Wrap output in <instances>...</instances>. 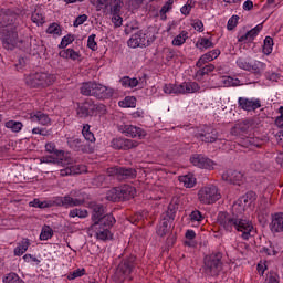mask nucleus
Segmentation results:
<instances>
[{
	"mask_svg": "<svg viewBox=\"0 0 283 283\" xmlns=\"http://www.w3.org/2000/svg\"><path fill=\"white\" fill-rule=\"evenodd\" d=\"M87 216H90V213L87 212V210L85 209H80V208H75L73 210L70 211L69 213V218H87Z\"/></svg>",
	"mask_w": 283,
	"mask_h": 283,
	"instance_id": "nucleus-46",
	"label": "nucleus"
},
{
	"mask_svg": "<svg viewBox=\"0 0 283 283\" xmlns=\"http://www.w3.org/2000/svg\"><path fill=\"white\" fill-rule=\"evenodd\" d=\"M119 83H122V85L124 87H128L130 90H134V87H138V78L136 77H129V76H124L120 78Z\"/></svg>",
	"mask_w": 283,
	"mask_h": 283,
	"instance_id": "nucleus-42",
	"label": "nucleus"
},
{
	"mask_svg": "<svg viewBox=\"0 0 283 283\" xmlns=\"http://www.w3.org/2000/svg\"><path fill=\"white\" fill-rule=\"evenodd\" d=\"M256 198L258 195H255V192H247L233 205V211H239V213H242L247 207H251V205L255 202Z\"/></svg>",
	"mask_w": 283,
	"mask_h": 283,
	"instance_id": "nucleus-10",
	"label": "nucleus"
},
{
	"mask_svg": "<svg viewBox=\"0 0 283 283\" xmlns=\"http://www.w3.org/2000/svg\"><path fill=\"white\" fill-rule=\"evenodd\" d=\"M202 220H205V216L202 214V212H200V210H193L190 213L191 222H197V224H200V222H202Z\"/></svg>",
	"mask_w": 283,
	"mask_h": 283,
	"instance_id": "nucleus-56",
	"label": "nucleus"
},
{
	"mask_svg": "<svg viewBox=\"0 0 283 283\" xmlns=\"http://www.w3.org/2000/svg\"><path fill=\"white\" fill-rule=\"evenodd\" d=\"M55 203L60 207H81V205H83V201H81V199H74L70 196H65L57 197L55 199Z\"/></svg>",
	"mask_w": 283,
	"mask_h": 283,
	"instance_id": "nucleus-24",
	"label": "nucleus"
},
{
	"mask_svg": "<svg viewBox=\"0 0 283 283\" xmlns=\"http://www.w3.org/2000/svg\"><path fill=\"white\" fill-rule=\"evenodd\" d=\"M218 130L211 126H206L200 133L196 134V138L201 143H216L218 140Z\"/></svg>",
	"mask_w": 283,
	"mask_h": 283,
	"instance_id": "nucleus-12",
	"label": "nucleus"
},
{
	"mask_svg": "<svg viewBox=\"0 0 283 283\" xmlns=\"http://www.w3.org/2000/svg\"><path fill=\"white\" fill-rule=\"evenodd\" d=\"M108 176H116L118 180H127L129 178H136V169L125 167H111L106 170Z\"/></svg>",
	"mask_w": 283,
	"mask_h": 283,
	"instance_id": "nucleus-9",
	"label": "nucleus"
},
{
	"mask_svg": "<svg viewBox=\"0 0 283 283\" xmlns=\"http://www.w3.org/2000/svg\"><path fill=\"white\" fill-rule=\"evenodd\" d=\"M45 151H48V154H53L54 156H61V154H63V151L56 149V145L52 142L45 145Z\"/></svg>",
	"mask_w": 283,
	"mask_h": 283,
	"instance_id": "nucleus-57",
	"label": "nucleus"
},
{
	"mask_svg": "<svg viewBox=\"0 0 283 283\" xmlns=\"http://www.w3.org/2000/svg\"><path fill=\"white\" fill-rule=\"evenodd\" d=\"M222 180L229 182L230 185H242L244 182V174L238 170L229 169L226 170L222 176Z\"/></svg>",
	"mask_w": 283,
	"mask_h": 283,
	"instance_id": "nucleus-13",
	"label": "nucleus"
},
{
	"mask_svg": "<svg viewBox=\"0 0 283 283\" xmlns=\"http://www.w3.org/2000/svg\"><path fill=\"white\" fill-rule=\"evenodd\" d=\"M138 266V259L136 255L126 256L117 266L115 276L118 282H125V280H132L130 275L133 271Z\"/></svg>",
	"mask_w": 283,
	"mask_h": 283,
	"instance_id": "nucleus-4",
	"label": "nucleus"
},
{
	"mask_svg": "<svg viewBox=\"0 0 283 283\" xmlns=\"http://www.w3.org/2000/svg\"><path fill=\"white\" fill-rule=\"evenodd\" d=\"M171 8H174V0H168L160 9L159 14L161 17H165V14H167V12H169V10H171Z\"/></svg>",
	"mask_w": 283,
	"mask_h": 283,
	"instance_id": "nucleus-63",
	"label": "nucleus"
},
{
	"mask_svg": "<svg viewBox=\"0 0 283 283\" xmlns=\"http://www.w3.org/2000/svg\"><path fill=\"white\" fill-rule=\"evenodd\" d=\"M218 56H220V50L214 49V50L201 55L196 65H197V67H202V65H205L207 63H211V61H216V59H218Z\"/></svg>",
	"mask_w": 283,
	"mask_h": 283,
	"instance_id": "nucleus-26",
	"label": "nucleus"
},
{
	"mask_svg": "<svg viewBox=\"0 0 283 283\" xmlns=\"http://www.w3.org/2000/svg\"><path fill=\"white\" fill-rule=\"evenodd\" d=\"M203 270L208 275H218L222 271V253L217 252L205 256Z\"/></svg>",
	"mask_w": 283,
	"mask_h": 283,
	"instance_id": "nucleus-7",
	"label": "nucleus"
},
{
	"mask_svg": "<svg viewBox=\"0 0 283 283\" xmlns=\"http://www.w3.org/2000/svg\"><path fill=\"white\" fill-rule=\"evenodd\" d=\"M106 200H109V202H122L118 187L112 188L111 190L107 191Z\"/></svg>",
	"mask_w": 283,
	"mask_h": 283,
	"instance_id": "nucleus-40",
	"label": "nucleus"
},
{
	"mask_svg": "<svg viewBox=\"0 0 283 283\" xmlns=\"http://www.w3.org/2000/svg\"><path fill=\"white\" fill-rule=\"evenodd\" d=\"M96 109V105L92 99H86L84 103L80 104L77 107V116L80 118H87V116H92L94 111Z\"/></svg>",
	"mask_w": 283,
	"mask_h": 283,
	"instance_id": "nucleus-18",
	"label": "nucleus"
},
{
	"mask_svg": "<svg viewBox=\"0 0 283 283\" xmlns=\"http://www.w3.org/2000/svg\"><path fill=\"white\" fill-rule=\"evenodd\" d=\"M105 175H98L93 179L92 185L93 187H103V185H105Z\"/></svg>",
	"mask_w": 283,
	"mask_h": 283,
	"instance_id": "nucleus-64",
	"label": "nucleus"
},
{
	"mask_svg": "<svg viewBox=\"0 0 283 283\" xmlns=\"http://www.w3.org/2000/svg\"><path fill=\"white\" fill-rule=\"evenodd\" d=\"M111 21L115 28H120V25H123V17H120V14H118V12L112 11Z\"/></svg>",
	"mask_w": 283,
	"mask_h": 283,
	"instance_id": "nucleus-59",
	"label": "nucleus"
},
{
	"mask_svg": "<svg viewBox=\"0 0 283 283\" xmlns=\"http://www.w3.org/2000/svg\"><path fill=\"white\" fill-rule=\"evenodd\" d=\"M214 70H216V65L213 64H207L203 67L201 66L200 70L196 72L197 81H202L205 76H209V74H211V72H213Z\"/></svg>",
	"mask_w": 283,
	"mask_h": 283,
	"instance_id": "nucleus-32",
	"label": "nucleus"
},
{
	"mask_svg": "<svg viewBox=\"0 0 283 283\" xmlns=\"http://www.w3.org/2000/svg\"><path fill=\"white\" fill-rule=\"evenodd\" d=\"M116 224V219L112 214H104L97 222L90 227V231H96V229H109Z\"/></svg>",
	"mask_w": 283,
	"mask_h": 283,
	"instance_id": "nucleus-15",
	"label": "nucleus"
},
{
	"mask_svg": "<svg viewBox=\"0 0 283 283\" xmlns=\"http://www.w3.org/2000/svg\"><path fill=\"white\" fill-rule=\"evenodd\" d=\"M123 133L126 134V136H129L130 138H145L146 134L143 128L126 125L124 126Z\"/></svg>",
	"mask_w": 283,
	"mask_h": 283,
	"instance_id": "nucleus-29",
	"label": "nucleus"
},
{
	"mask_svg": "<svg viewBox=\"0 0 283 283\" xmlns=\"http://www.w3.org/2000/svg\"><path fill=\"white\" fill-rule=\"evenodd\" d=\"M177 211H178V203L170 202L168 206V210L161 217L169 218L170 220L174 221V219L176 218Z\"/></svg>",
	"mask_w": 283,
	"mask_h": 283,
	"instance_id": "nucleus-43",
	"label": "nucleus"
},
{
	"mask_svg": "<svg viewBox=\"0 0 283 283\" xmlns=\"http://www.w3.org/2000/svg\"><path fill=\"white\" fill-rule=\"evenodd\" d=\"M222 83L224 87H238V85H240V80L228 76L223 77Z\"/></svg>",
	"mask_w": 283,
	"mask_h": 283,
	"instance_id": "nucleus-55",
	"label": "nucleus"
},
{
	"mask_svg": "<svg viewBox=\"0 0 283 283\" xmlns=\"http://www.w3.org/2000/svg\"><path fill=\"white\" fill-rule=\"evenodd\" d=\"M93 96H95V98H99V99L112 98V96H114V88L107 87L103 84H98L95 82V88L93 92Z\"/></svg>",
	"mask_w": 283,
	"mask_h": 283,
	"instance_id": "nucleus-19",
	"label": "nucleus"
},
{
	"mask_svg": "<svg viewBox=\"0 0 283 283\" xmlns=\"http://www.w3.org/2000/svg\"><path fill=\"white\" fill-rule=\"evenodd\" d=\"M3 283H24V282L19 277L17 273H9L3 280Z\"/></svg>",
	"mask_w": 283,
	"mask_h": 283,
	"instance_id": "nucleus-58",
	"label": "nucleus"
},
{
	"mask_svg": "<svg viewBox=\"0 0 283 283\" xmlns=\"http://www.w3.org/2000/svg\"><path fill=\"white\" fill-rule=\"evenodd\" d=\"M238 103L239 107H241V109H244L245 112H255V109H260V107H262L260 99L239 97Z\"/></svg>",
	"mask_w": 283,
	"mask_h": 283,
	"instance_id": "nucleus-16",
	"label": "nucleus"
},
{
	"mask_svg": "<svg viewBox=\"0 0 283 283\" xmlns=\"http://www.w3.org/2000/svg\"><path fill=\"white\" fill-rule=\"evenodd\" d=\"M92 234L97 239V240H108L109 238V229L108 228H103L99 226L96 230H90Z\"/></svg>",
	"mask_w": 283,
	"mask_h": 283,
	"instance_id": "nucleus-34",
	"label": "nucleus"
},
{
	"mask_svg": "<svg viewBox=\"0 0 283 283\" xmlns=\"http://www.w3.org/2000/svg\"><path fill=\"white\" fill-rule=\"evenodd\" d=\"M196 48L199 50H209V48H213V42L207 38H201L196 43Z\"/></svg>",
	"mask_w": 283,
	"mask_h": 283,
	"instance_id": "nucleus-45",
	"label": "nucleus"
},
{
	"mask_svg": "<svg viewBox=\"0 0 283 283\" xmlns=\"http://www.w3.org/2000/svg\"><path fill=\"white\" fill-rule=\"evenodd\" d=\"M56 81V74L38 71L24 75V83L29 90H48Z\"/></svg>",
	"mask_w": 283,
	"mask_h": 283,
	"instance_id": "nucleus-2",
	"label": "nucleus"
},
{
	"mask_svg": "<svg viewBox=\"0 0 283 283\" xmlns=\"http://www.w3.org/2000/svg\"><path fill=\"white\" fill-rule=\"evenodd\" d=\"M87 48H90V50H92L93 52H96V50H98V44L96 43V34H92L88 36Z\"/></svg>",
	"mask_w": 283,
	"mask_h": 283,
	"instance_id": "nucleus-61",
	"label": "nucleus"
},
{
	"mask_svg": "<svg viewBox=\"0 0 283 283\" xmlns=\"http://www.w3.org/2000/svg\"><path fill=\"white\" fill-rule=\"evenodd\" d=\"M200 205H216L222 198L220 188L213 184L202 186L197 193Z\"/></svg>",
	"mask_w": 283,
	"mask_h": 283,
	"instance_id": "nucleus-3",
	"label": "nucleus"
},
{
	"mask_svg": "<svg viewBox=\"0 0 283 283\" xmlns=\"http://www.w3.org/2000/svg\"><path fill=\"white\" fill-rule=\"evenodd\" d=\"M96 87V82H85L82 84L80 92L83 96H94V90Z\"/></svg>",
	"mask_w": 283,
	"mask_h": 283,
	"instance_id": "nucleus-33",
	"label": "nucleus"
},
{
	"mask_svg": "<svg viewBox=\"0 0 283 283\" xmlns=\"http://www.w3.org/2000/svg\"><path fill=\"white\" fill-rule=\"evenodd\" d=\"M190 163L193 167H199V169H214L216 167L214 161L203 155H193L190 158Z\"/></svg>",
	"mask_w": 283,
	"mask_h": 283,
	"instance_id": "nucleus-14",
	"label": "nucleus"
},
{
	"mask_svg": "<svg viewBox=\"0 0 283 283\" xmlns=\"http://www.w3.org/2000/svg\"><path fill=\"white\" fill-rule=\"evenodd\" d=\"M237 65L241 70H245L247 72H252V74H261L262 70H264L265 67V64L260 61L251 62L243 57L238 59Z\"/></svg>",
	"mask_w": 283,
	"mask_h": 283,
	"instance_id": "nucleus-8",
	"label": "nucleus"
},
{
	"mask_svg": "<svg viewBox=\"0 0 283 283\" xmlns=\"http://www.w3.org/2000/svg\"><path fill=\"white\" fill-rule=\"evenodd\" d=\"M67 145L74 151H82V154H92L94 151V148L88 143L83 142L78 137L67 138Z\"/></svg>",
	"mask_w": 283,
	"mask_h": 283,
	"instance_id": "nucleus-11",
	"label": "nucleus"
},
{
	"mask_svg": "<svg viewBox=\"0 0 283 283\" xmlns=\"http://www.w3.org/2000/svg\"><path fill=\"white\" fill-rule=\"evenodd\" d=\"M261 31L262 24H258L252 30L248 31L244 35L239 36L238 41L239 43H243V41H248L249 43H251V41H253Z\"/></svg>",
	"mask_w": 283,
	"mask_h": 283,
	"instance_id": "nucleus-31",
	"label": "nucleus"
},
{
	"mask_svg": "<svg viewBox=\"0 0 283 283\" xmlns=\"http://www.w3.org/2000/svg\"><path fill=\"white\" fill-rule=\"evenodd\" d=\"M218 222L224 231H238L241 233L242 240H249L251 238V231H253V222L249 219L239 217L238 214H230L229 212H219Z\"/></svg>",
	"mask_w": 283,
	"mask_h": 283,
	"instance_id": "nucleus-1",
	"label": "nucleus"
},
{
	"mask_svg": "<svg viewBox=\"0 0 283 283\" xmlns=\"http://www.w3.org/2000/svg\"><path fill=\"white\" fill-rule=\"evenodd\" d=\"M30 248V240L29 239H23L18 247L14 249L13 253L14 255L21 256L28 249Z\"/></svg>",
	"mask_w": 283,
	"mask_h": 283,
	"instance_id": "nucleus-39",
	"label": "nucleus"
},
{
	"mask_svg": "<svg viewBox=\"0 0 283 283\" xmlns=\"http://www.w3.org/2000/svg\"><path fill=\"white\" fill-rule=\"evenodd\" d=\"M172 223L174 221L170 218L161 217V221L157 227V235H159V238H165V235L171 232Z\"/></svg>",
	"mask_w": 283,
	"mask_h": 283,
	"instance_id": "nucleus-21",
	"label": "nucleus"
},
{
	"mask_svg": "<svg viewBox=\"0 0 283 283\" xmlns=\"http://www.w3.org/2000/svg\"><path fill=\"white\" fill-rule=\"evenodd\" d=\"M196 8V1L193 0H188L186 2V4L184 7H181L180 12L181 14H184L185 17H189V14L191 13V9Z\"/></svg>",
	"mask_w": 283,
	"mask_h": 283,
	"instance_id": "nucleus-51",
	"label": "nucleus"
},
{
	"mask_svg": "<svg viewBox=\"0 0 283 283\" xmlns=\"http://www.w3.org/2000/svg\"><path fill=\"white\" fill-rule=\"evenodd\" d=\"M119 107H136V97L127 96L118 103Z\"/></svg>",
	"mask_w": 283,
	"mask_h": 283,
	"instance_id": "nucleus-50",
	"label": "nucleus"
},
{
	"mask_svg": "<svg viewBox=\"0 0 283 283\" xmlns=\"http://www.w3.org/2000/svg\"><path fill=\"white\" fill-rule=\"evenodd\" d=\"M200 91V85L196 82H184L179 84V94H196Z\"/></svg>",
	"mask_w": 283,
	"mask_h": 283,
	"instance_id": "nucleus-30",
	"label": "nucleus"
},
{
	"mask_svg": "<svg viewBox=\"0 0 283 283\" xmlns=\"http://www.w3.org/2000/svg\"><path fill=\"white\" fill-rule=\"evenodd\" d=\"M135 147H138V142L126 139V138H115L112 140V148L113 149H134Z\"/></svg>",
	"mask_w": 283,
	"mask_h": 283,
	"instance_id": "nucleus-17",
	"label": "nucleus"
},
{
	"mask_svg": "<svg viewBox=\"0 0 283 283\" xmlns=\"http://www.w3.org/2000/svg\"><path fill=\"white\" fill-rule=\"evenodd\" d=\"M30 119L32 123H40V125H52V119H50V116L41 111L31 113Z\"/></svg>",
	"mask_w": 283,
	"mask_h": 283,
	"instance_id": "nucleus-25",
	"label": "nucleus"
},
{
	"mask_svg": "<svg viewBox=\"0 0 283 283\" xmlns=\"http://www.w3.org/2000/svg\"><path fill=\"white\" fill-rule=\"evenodd\" d=\"M31 20L33 23H36V25H43L45 23V17H43L41 10H35L31 15Z\"/></svg>",
	"mask_w": 283,
	"mask_h": 283,
	"instance_id": "nucleus-47",
	"label": "nucleus"
},
{
	"mask_svg": "<svg viewBox=\"0 0 283 283\" xmlns=\"http://www.w3.org/2000/svg\"><path fill=\"white\" fill-rule=\"evenodd\" d=\"M0 38L6 50H12L15 45H19V33L17 27L12 24H4L0 30Z\"/></svg>",
	"mask_w": 283,
	"mask_h": 283,
	"instance_id": "nucleus-6",
	"label": "nucleus"
},
{
	"mask_svg": "<svg viewBox=\"0 0 283 283\" xmlns=\"http://www.w3.org/2000/svg\"><path fill=\"white\" fill-rule=\"evenodd\" d=\"M165 94H180V85L166 84L164 86Z\"/></svg>",
	"mask_w": 283,
	"mask_h": 283,
	"instance_id": "nucleus-54",
	"label": "nucleus"
},
{
	"mask_svg": "<svg viewBox=\"0 0 283 283\" xmlns=\"http://www.w3.org/2000/svg\"><path fill=\"white\" fill-rule=\"evenodd\" d=\"M90 125L88 124H85L83 126V129H82V134L85 138V140H87V143H96V137H94V133H92V130H90Z\"/></svg>",
	"mask_w": 283,
	"mask_h": 283,
	"instance_id": "nucleus-44",
	"label": "nucleus"
},
{
	"mask_svg": "<svg viewBox=\"0 0 283 283\" xmlns=\"http://www.w3.org/2000/svg\"><path fill=\"white\" fill-rule=\"evenodd\" d=\"M54 235V231L49 226L42 228L40 240H50Z\"/></svg>",
	"mask_w": 283,
	"mask_h": 283,
	"instance_id": "nucleus-52",
	"label": "nucleus"
},
{
	"mask_svg": "<svg viewBox=\"0 0 283 283\" xmlns=\"http://www.w3.org/2000/svg\"><path fill=\"white\" fill-rule=\"evenodd\" d=\"M179 182L187 189L196 187V177L193 175H185L179 177Z\"/></svg>",
	"mask_w": 283,
	"mask_h": 283,
	"instance_id": "nucleus-37",
	"label": "nucleus"
},
{
	"mask_svg": "<svg viewBox=\"0 0 283 283\" xmlns=\"http://www.w3.org/2000/svg\"><path fill=\"white\" fill-rule=\"evenodd\" d=\"M85 275V269H77L73 272H70L66 277L67 280H76V277H83Z\"/></svg>",
	"mask_w": 283,
	"mask_h": 283,
	"instance_id": "nucleus-60",
	"label": "nucleus"
},
{
	"mask_svg": "<svg viewBox=\"0 0 283 283\" xmlns=\"http://www.w3.org/2000/svg\"><path fill=\"white\" fill-rule=\"evenodd\" d=\"M251 132V122L244 120L241 122L231 129L232 136H247Z\"/></svg>",
	"mask_w": 283,
	"mask_h": 283,
	"instance_id": "nucleus-22",
	"label": "nucleus"
},
{
	"mask_svg": "<svg viewBox=\"0 0 283 283\" xmlns=\"http://www.w3.org/2000/svg\"><path fill=\"white\" fill-rule=\"evenodd\" d=\"M105 216V208L103 205H94L93 206V213H92V220L94 223L98 222V220Z\"/></svg>",
	"mask_w": 283,
	"mask_h": 283,
	"instance_id": "nucleus-38",
	"label": "nucleus"
},
{
	"mask_svg": "<svg viewBox=\"0 0 283 283\" xmlns=\"http://www.w3.org/2000/svg\"><path fill=\"white\" fill-rule=\"evenodd\" d=\"M273 52V38L266 36L263 43V53L271 54Z\"/></svg>",
	"mask_w": 283,
	"mask_h": 283,
	"instance_id": "nucleus-53",
	"label": "nucleus"
},
{
	"mask_svg": "<svg viewBox=\"0 0 283 283\" xmlns=\"http://www.w3.org/2000/svg\"><path fill=\"white\" fill-rule=\"evenodd\" d=\"M156 41V35L154 32L146 30V31H138L137 33L133 34L128 40V48H148Z\"/></svg>",
	"mask_w": 283,
	"mask_h": 283,
	"instance_id": "nucleus-5",
	"label": "nucleus"
},
{
	"mask_svg": "<svg viewBox=\"0 0 283 283\" xmlns=\"http://www.w3.org/2000/svg\"><path fill=\"white\" fill-rule=\"evenodd\" d=\"M62 32L61 25L56 22L51 23L46 29V34H55L56 36H61Z\"/></svg>",
	"mask_w": 283,
	"mask_h": 283,
	"instance_id": "nucleus-49",
	"label": "nucleus"
},
{
	"mask_svg": "<svg viewBox=\"0 0 283 283\" xmlns=\"http://www.w3.org/2000/svg\"><path fill=\"white\" fill-rule=\"evenodd\" d=\"M60 56L62 59H71V61H78V59H81V53L74 51V49H66L60 51Z\"/></svg>",
	"mask_w": 283,
	"mask_h": 283,
	"instance_id": "nucleus-35",
	"label": "nucleus"
},
{
	"mask_svg": "<svg viewBox=\"0 0 283 283\" xmlns=\"http://www.w3.org/2000/svg\"><path fill=\"white\" fill-rule=\"evenodd\" d=\"M70 43H74V35H70V34H69V35H65V36L62 39V41H61L59 48H61V49L63 50V49H65L66 46H69Z\"/></svg>",
	"mask_w": 283,
	"mask_h": 283,
	"instance_id": "nucleus-62",
	"label": "nucleus"
},
{
	"mask_svg": "<svg viewBox=\"0 0 283 283\" xmlns=\"http://www.w3.org/2000/svg\"><path fill=\"white\" fill-rule=\"evenodd\" d=\"M281 251L282 249L277 243H270L269 247H263L260 250V253H264L265 255H277Z\"/></svg>",
	"mask_w": 283,
	"mask_h": 283,
	"instance_id": "nucleus-36",
	"label": "nucleus"
},
{
	"mask_svg": "<svg viewBox=\"0 0 283 283\" xmlns=\"http://www.w3.org/2000/svg\"><path fill=\"white\" fill-rule=\"evenodd\" d=\"M7 129H11V132L19 133L21 129H23V123L15 122V120H9L6 123Z\"/></svg>",
	"mask_w": 283,
	"mask_h": 283,
	"instance_id": "nucleus-48",
	"label": "nucleus"
},
{
	"mask_svg": "<svg viewBox=\"0 0 283 283\" xmlns=\"http://www.w3.org/2000/svg\"><path fill=\"white\" fill-rule=\"evenodd\" d=\"M13 21H17V14L10 9H0V25H12Z\"/></svg>",
	"mask_w": 283,
	"mask_h": 283,
	"instance_id": "nucleus-27",
	"label": "nucleus"
},
{
	"mask_svg": "<svg viewBox=\"0 0 283 283\" xmlns=\"http://www.w3.org/2000/svg\"><path fill=\"white\" fill-rule=\"evenodd\" d=\"M187 39H189V32L181 31L180 34L176 35L172 40V45L180 48V45H185Z\"/></svg>",
	"mask_w": 283,
	"mask_h": 283,
	"instance_id": "nucleus-41",
	"label": "nucleus"
},
{
	"mask_svg": "<svg viewBox=\"0 0 283 283\" xmlns=\"http://www.w3.org/2000/svg\"><path fill=\"white\" fill-rule=\"evenodd\" d=\"M119 191V198L123 202V200H132V198H135L136 196V188L134 186L129 185H123L117 187Z\"/></svg>",
	"mask_w": 283,
	"mask_h": 283,
	"instance_id": "nucleus-23",
	"label": "nucleus"
},
{
	"mask_svg": "<svg viewBox=\"0 0 283 283\" xmlns=\"http://www.w3.org/2000/svg\"><path fill=\"white\" fill-rule=\"evenodd\" d=\"M270 231H272V233H283V212L272 214Z\"/></svg>",
	"mask_w": 283,
	"mask_h": 283,
	"instance_id": "nucleus-20",
	"label": "nucleus"
},
{
	"mask_svg": "<svg viewBox=\"0 0 283 283\" xmlns=\"http://www.w3.org/2000/svg\"><path fill=\"white\" fill-rule=\"evenodd\" d=\"M87 171V168L84 165H74V166H69L64 169L60 170L61 176H74L78 174H85Z\"/></svg>",
	"mask_w": 283,
	"mask_h": 283,
	"instance_id": "nucleus-28",
	"label": "nucleus"
}]
</instances>
